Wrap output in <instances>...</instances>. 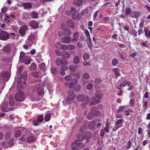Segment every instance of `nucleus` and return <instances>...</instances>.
Instances as JSON below:
<instances>
[{
	"label": "nucleus",
	"instance_id": "1",
	"mask_svg": "<svg viewBox=\"0 0 150 150\" xmlns=\"http://www.w3.org/2000/svg\"><path fill=\"white\" fill-rule=\"evenodd\" d=\"M10 75L9 73L7 72L3 73L0 76V83L6 82L8 81Z\"/></svg>",
	"mask_w": 150,
	"mask_h": 150
},
{
	"label": "nucleus",
	"instance_id": "2",
	"mask_svg": "<svg viewBox=\"0 0 150 150\" xmlns=\"http://www.w3.org/2000/svg\"><path fill=\"white\" fill-rule=\"evenodd\" d=\"M15 98L16 101H22L25 98L24 93L22 91H18L16 94Z\"/></svg>",
	"mask_w": 150,
	"mask_h": 150
},
{
	"label": "nucleus",
	"instance_id": "3",
	"mask_svg": "<svg viewBox=\"0 0 150 150\" xmlns=\"http://www.w3.org/2000/svg\"><path fill=\"white\" fill-rule=\"evenodd\" d=\"M35 40V36L34 34H30L28 36V38L25 42V43L30 47H31L34 43Z\"/></svg>",
	"mask_w": 150,
	"mask_h": 150
},
{
	"label": "nucleus",
	"instance_id": "4",
	"mask_svg": "<svg viewBox=\"0 0 150 150\" xmlns=\"http://www.w3.org/2000/svg\"><path fill=\"white\" fill-rule=\"evenodd\" d=\"M28 30V28L27 25H22L19 30V35L21 37H23Z\"/></svg>",
	"mask_w": 150,
	"mask_h": 150
},
{
	"label": "nucleus",
	"instance_id": "5",
	"mask_svg": "<svg viewBox=\"0 0 150 150\" xmlns=\"http://www.w3.org/2000/svg\"><path fill=\"white\" fill-rule=\"evenodd\" d=\"M75 96L74 95L71 96H68L67 98H64L63 101L62 103L64 106H66L67 104L71 103V102L75 98Z\"/></svg>",
	"mask_w": 150,
	"mask_h": 150
},
{
	"label": "nucleus",
	"instance_id": "6",
	"mask_svg": "<svg viewBox=\"0 0 150 150\" xmlns=\"http://www.w3.org/2000/svg\"><path fill=\"white\" fill-rule=\"evenodd\" d=\"M95 107H92L91 108V112L88 113L87 116V118L88 120H91L92 119L94 118V116L96 115L95 113Z\"/></svg>",
	"mask_w": 150,
	"mask_h": 150
},
{
	"label": "nucleus",
	"instance_id": "7",
	"mask_svg": "<svg viewBox=\"0 0 150 150\" xmlns=\"http://www.w3.org/2000/svg\"><path fill=\"white\" fill-rule=\"evenodd\" d=\"M9 38V35L6 32L2 31L0 32V39L6 40Z\"/></svg>",
	"mask_w": 150,
	"mask_h": 150
},
{
	"label": "nucleus",
	"instance_id": "8",
	"mask_svg": "<svg viewBox=\"0 0 150 150\" xmlns=\"http://www.w3.org/2000/svg\"><path fill=\"white\" fill-rule=\"evenodd\" d=\"M76 98L77 100L80 102H82L83 101H86V103H88L89 102L90 100L89 98L87 96L84 97V96L82 94H80L78 95Z\"/></svg>",
	"mask_w": 150,
	"mask_h": 150
},
{
	"label": "nucleus",
	"instance_id": "9",
	"mask_svg": "<svg viewBox=\"0 0 150 150\" xmlns=\"http://www.w3.org/2000/svg\"><path fill=\"white\" fill-rule=\"evenodd\" d=\"M7 103H2L0 106V110L4 112H7L10 111V109L8 108V105Z\"/></svg>",
	"mask_w": 150,
	"mask_h": 150
},
{
	"label": "nucleus",
	"instance_id": "10",
	"mask_svg": "<svg viewBox=\"0 0 150 150\" xmlns=\"http://www.w3.org/2000/svg\"><path fill=\"white\" fill-rule=\"evenodd\" d=\"M76 145V146L79 147L80 148H83L85 146V145L84 144L81 142L79 140H75L74 142L72 143V145Z\"/></svg>",
	"mask_w": 150,
	"mask_h": 150
},
{
	"label": "nucleus",
	"instance_id": "11",
	"mask_svg": "<svg viewBox=\"0 0 150 150\" xmlns=\"http://www.w3.org/2000/svg\"><path fill=\"white\" fill-rule=\"evenodd\" d=\"M61 40L63 43L67 44L71 42V38L69 36H64L62 38Z\"/></svg>",
	"mask_w": 150,
	"mask_h": 150
},
{
	"label": "nucleus",
	"instance_id": "12",
	"mask_svg": "<svg viewBox=\"0 0 150 150\" xmlns=\"http://www.w3.org/2000/svg\"><path fill=\"white\" fill-rule=\"evenodd\" d=\"M25 129L23 127H20L18 128V129L15 132V137L18 138L19 137L21 134V130L24 131Z\"/></svg>",
	"mask_w": 150,
	"mask_h": 150
},
{
	"label": "nucleus",
	"instance_id": "13",
	"mask_svg": "<svg viewBox=\"0 0 150 150\" xmlns=\"http://www.w3.org/2000/svg\"><path fill=\"white\" fill-rule=\"evenodd\" d=\"M96 122L95 120H93L90 122L88 125V128L90 130H92L95 128Z\"/></svg>",
	"mask_w": 150,
	"mask_h": 150
},
{
	"label": "nucleus",
	"instance_id": "14",
	"mask_svg": "<svg viewBox=\"0 0 150 150\" xmlns=\"http://www.w3.org/2000/svg\"><path fill=\"white\" fill-rule=\"evenodd\" d=\"M27 57V56L24 52L22 51L20 52L19 59L21 62L23 63V61Z\"/></svg>",
	"mask_w": 150,
	"mask_h": 150
},
{
	"label": "nucleus",
	"instance_id": "15",
	"mask_svg": "<svg viewBox=\"0 0 150 150\" xmlns=\"http://www.w3.org/2000/svg\"><path fill=\"white\" fill-rule=\"evenodd\" d=\"M38 88L37 92L38 94L41 95L44 93V90L42 87H38L35 86L34 88V90H35Z\"/></svg>",
	"mask_w": 150,
	"mask_h": 150
},
{
	"label": "nucleus",
	"instance_id": "16",
	"mask_svg": "<svg viewBox=\"0 0 150 150\" xmlns=\"http://www.w3.org/2000/svg\"><path fill=\"white\" fill-rule=\"evenodd\" d=\"M34 135L32 134H30L27 137V141L29 142H32L35 141Z\"/></svg>",
	"mask_w": 150,
	"mask_h": 150
},
{
	"label": "nucleus",
	"instance_id": "17",
	"mask_svg": "<svg viewBox=\"0 0 150 150\" xmlns=\"http://www.w3.org/2000/svg\"><path fill=\"white\" fill-rule=\"evenodd\" d=\"M61 56L63 59H68L70 57V54L67 52L64 51L62 52Z\"/></svg>",
	"mask_w": 150,
	"mask_h": 150
},
{
	"label": "nucleus",
	"instance_id": "18",
	"mask_svg": "<svg viewBox=\"0 0 150 150\" xmlns=\"http://www.w3.org/2000/svg\"><path fill=\"white\" fill-rule=\"evenodd\" d=\"M30 25L31 27L34 28H37L38 26V23L34 20L30 21Z\"/></svg>",
	"mask_w": 150,
	"mask_h": 150
},
{
	"label": "nucleus",
	"instance_id": "19",
	"mask_svg": "<svg viewBox=\"0 0 150 150\" xmlns=\"http://www.w3.org/2000/svg\"><path fill=\"white\" fill-rule=\"evenodd\" d=\"M27 71H24L23 74H22L21 76V79H23L24 80V82L23 83V84L25 85V81L27 79Z\"/></svg>",
	"mask_w": 150,
	"mask_h": 150
},
{
	"label": "nucleus",
	"instance_id": "20",
	"mask_svg": "<svg viewBox=\"0 0 150 150\" xmlns=\"http://www.w3.org/2000/svg\"><path fill=\"white\" fill-rule=\"evenodd\" d=\"M112 71H114L115 74V78L117 79L118 76H120V70L117 68H113Z\"/></svg>",
	"mask_w": 150,
	"mask_h": 150
},
{
	"label": "nucleus",
	"instance_id": "21",
	"mask_svg": "<svg viewBox=\"0 0 150 150\" xmlns=\"http://www.w3.org/2000/svg\"><path fill=\"white\" fill-rule=\"evenodd\" d=\"M102 96V94H98L96 95V96L94 98V100L97 103H98L100 99H101Z\"/></svg>",
	"mask_w": 150,
	"mask_h": 150
},
{
	"label": "nucleus",
	"instance_id": "22",
	"mask_svg": "<svg viewBox=\"0 0 150 150\" xmlns=\"http://www.w3.org/2000/svg\"><path fill=\"white\" fill-rule=\"evenodd\" d=\"M146 22L145 18H141L139 25V27L140 28H143L145 25V23Z\"/></svg>",
	"mask_w": 150,
	"mask_h": 150
},
{
	"label": "nucleus",
	"instance_id": "23",
	"mask_svg": "<svg viewBox=\"0 0 150 150\" xmlns=\"http://www.w3.org/2000/svg\"><path fill=\"white\" fill-rule=\"evenodd\" d=\"M3 51L6 53H8L10 51V45H5L3 47Z\"/></svg>",
	"mask_w": 150,
	"mask_h": 150
},
{
	"label": "nucleus",
	"instance_id": "24",
	"mask_svg": "<svg viewBox=\"0 0 150 150\" xmlns=\"http://www.w3.org/2000/svg\"><path fill=\"white\" fill-rule=\"evenodd\" d=\"M144 31L145 32V36L147 38H150V30L149 29H147L146 28H144Z\"/></svg>",
	"mask_w": 150,
	"mask_h": 150
},
{
	"label": "nucleus",
	"instance_id": "25",
	"mask_svg": "<svg viewBox=\"0 0 150 150\" xmlns=\"http://www.w3.org/2000/svg\"><path fill=\"white\" fill-rule=\"evenodd\" d=\"M140 13V12L139 11H135L132 13V17L133 18H138Z\"/></svg>",
	"mask_w": 150,
	"mask_h": 150
},
{
	"label": "nucleus",
	"instance_id": "26",
	"mask_svg": "<svg viewBox=\"0 0 150 150\" xmlns=\"http://www.w3.org/2000/svg\"><path fill=\"white\" fill-rule=\"evenodd\" d=\"M67 24L71 28H74V23L71 20H67Z\"/></svg>",
	"mask_w": 150,
	"mask_h": 150
},
{
	"label": "nucleus",
	"instance_id": "27",
	"mask_svg": "<svg viewBox=\"0 0 150 150\" xmlns=\"http://www.w3.org/2000/svg\"><path fill=\"white\" fill-rule=\"evenodd\" d=\"M82 0H74V5L78 6H80L82 4Z\"/></svg>",
	"mask_w": 150,
	"mask_h": 150
},
{
	"label": "nucleus",
	"instance_id": "28",
	"mask_svg": "<svg viewBox=\"0 0 150 150\" xmlns=\"http://www.w3.org/2000/svg\"><path fill=\"white\" fill-rule=\"evenodd\" d=\"M77 83V80L76 79H74L73 81H72L70 83L69 87L70 88H73V86L76 84Z\"/></svg>",
	"mask_w": 150,
	"mask_h": 150
},
{
	"label": "nucleus",
	"instance_id": "29",
	"mask_svg": "<svg viewBox=\"0 0 150 150\" xmlns=\"http://www.w3.org/2000/svg\"><path fill=\"white\" fill-rule=\"evenodd\" d=\"M126 106H119L118 109L117 110V112L119 113L120 112L123 111L126 108Z\"/></svg>",
	"mask_w": 150,
	"mask_h": 150
},
{
	"label": "nucleus",
	"instance_id": "30",
	"mask_svg": "<svg viewBox=\"0 0 150 150\" xmlns=\"http://www.w3.org/2000/svg\"><path fill=\"white\" fill-rule=\"evenodd\" d=\"M74 38L72 40V42L76 41L79 37V33L78 32H76L73 34Z\"/></svg>",
	"mask_w": 150,
	"mask_h": 150
},
{
	"label": "nucleus",
	"instance_id": "31",
	"mask_svg": "<svg viewBox=\"0 0 150 150\" xmlns=\"http://www.w3.org/2000/svg\"><path fill=\"white\" fill-rule=\"evenodd\" d=\"M51 115L50 113H47L45 114V117L44 120L46 122L49 121L51 118Z\"/></svg>",
	"mask_w": 150,
	"mask_h": 150
},
{
	"label": "nucleus",
	"instance_id": "32",
	"mask_svg": "<svg viewBox=\"0 0 150 150\" xmlns=\"http://www.w3.org/2000/svg\"><path fill=\"white\" fill-rule=\"evenodd\" d=\"M56 63L57 66H59L61 64H64L63 60L59 59H57L56 61Z\"/></svg>",
	"mask_w": 150,
	"mask_h": 150
},
{
	"label": "nucleus",
	"instance_id": "33",
	"mask_svg": "<svg viewBox=\"0 0 150 150\" xmlns=\"http://www.w3.org/2000/svg\"><path fill=\"white\" fill-rule=\"evenodd\" d=\"M24 60L23 61V62H24L25 64L26 65H28L30 64L31 62V59L28 57L26 58V59H24Z\"/></svg>",
	"mask_w": 150,
	"mask_h": 150
},
{
	"label": "nucleus",
	"instance_id": "34",
	"mask_svg": "<svg viewBox=\"0 0 150 150\" xmlns=\"http://www.w3.org/2000/svg\"><path fill=\"white\" fill-rule=\"evenodd\" d=\"M80 62V58L78 56L75 57L74 59V63L76 64H78Z\"/></svg>",
	"mask_w": 150,
	"mask_h": 150
},
{
	"label": "nucleus",
	"instance_id": "35",
	"mask_svg": "<svg viewBox=\"0 0 150 150\" xmlns=\"http://www.w3.org/2000/svg\"><path fill=\"white\" fill-rule=\"evenodd\" d=\"M46 65L45 63L44 62H42L41 63L39 66V67L40 69L42 70L43 71H44L46 68H45Z\"/></svg>",
	"mask_w": 150,
	"mask_h": 150
},
{
	"label": "nucleus",
	"instance_id": "36",
	"mask_svg": "<svg viewBox=\"0 0 150 150\" xmlns=\"http://www.w3.org/2000/svg\"><path fill=\"white\" fill-rule=\"evenodd\" d=\"M89 54L86 53H84L83 54V59L84 60L86 61L89 58Z\"/></svg>",
	"mask_w": 150,
	"mask_h": 150
},
{
	"label": "nucleus",
	"instance_id": "37",
	"mask_svg": "<svg viewBox=\"0 0 150 150\" xmlns=\"http://www.w3.org/2000/svg\"><path fill=\"white\" fill-rule=\"evenodd\" d=\"M63 34L64 35H67L70 36L71 34V32L68 30H65L63 32Z\"/></svg>",
	"mask_w": 150,
	"mask_h": 150
},
{
	"label": "nucleus",
	"instance_id": "38",
	"mask_svg": "<svg viewBox=\"0 0 150 150\" xmlns=\"http://www.w3.org/2000/svg\"><path fill=\"white\" fill-rule=\"evenodd\" d=\"M73 88H74L76 91H78L80 90L81 86L80 85L78 84L75 86H73Z\"/></svg>",
	"mask_w": 150,
	"mask_h": 150
},
{
	"label": "nucleus",
	"instance_id": "39",
	"mask_svg": "<svg viewBox=\"0 0 150 150\" xmlns=\"http://www.w3.org/2000/svg\"><path fill=\"white\" fill-rule=\"evenodd\" d=\"M37 120L40 123L42 122L43 120V116L42 115H40L38 116L37 117Z\"/></svg>",
	"mask_w": 150,
	"mask_h": 150
},
{
	"label": "nucleus",
	"instance_id": "40",
	"mask_svg": "<svg viewBox=\"0 0 150 150\" xmlns=\"http://www.w3.org/2000/svg\"><path fill=\"white\" fill-rule=\"evenodd\" d=\"M82 76L84 79H88L89 78V75L88 73L86 72L83 74Z\"/></svg>",
	"mask_w": 150,
	"mask_h": 150
},
{
	"label": "nucleus",
	"instance_id": "41",
	"mask_svg": "<svg viewBox=\"0 0 150 150\" xmlns=\"http://www.w3.org/2000/svg\"><path fill=\"white\" fill-rule=\"evenodd\" d=\"M143 103V107L145 110H146L148 107V103L146 101H145Z\"/></svg>",
	"mask_w": 150,
	"mask_h": 150
},
{
	"label": "nucleus",
	"instance_id": "42",
	"mask_svg": "<svg viewBox=\"0 0 150 150\" xmlns=\"http://www.w3.org/2000/svg\"><path fill=\"white\" fill-rule=\"evenodd\" d=\"M23 5L26 8H30L32 7L31 5L29 3H24L23 4Z\"/></svg>",
	"mask_w": 150,
	"mask_h": 150
},
{
	"label": "nucleus",
	"instance_id": "43",
	"mask_svg": "<svg viewBox=\"0 0 150 150\" xmlns=\"http://www.w3.org/2000/svg\"><path fill=\"white\" fill-rule=\"evenodd\" d=\"M123 119L122 118L119 119L115 123V125H118L119 124H122L123 122Z\"/></svg>",
	"mask_w": 150,
	"mask_h": 150
},
{
	"label": "nucleus",
	"instance_id": "44",
	"mask_svg": "<svg viewBox=\"0 0 150 150\" xmlns=\"http://www.w3.org/2000/svg\"><path fill=\"white\" fill-rule=\"evenodd\" d=\"M31 16L33 18H37L38 16V14L37 12H33L31 14Z\"/></svg>",
	"mask_w": 150,
	"mask_h": 150
},
{
	"label": "nucleus",
	"instance_id": "45",
	"mask_svg": "<svg viewBox=\"0 0 150 150\" xmlns=\"http://www.w3.org/2000/svg\"><path fill=\"white\" fill-rule=\"evenodd\" d=\"M118 62L117 59H114L112 60V64L114 66H116Z\"/></svg>",
	"mask_w": 150,
	"mask_h": 150
},
{
	"label": "nucleus",
	"instance_id": "46",
	"mask_svg": "<svg viewBox=\"0 0 150 150\" xmlns=\"http://www.w3.org/2000/svg\"><path fill=\"white\" fill-rule=\"evenodd\" d=\"M61 49L63 50H66L68 49V45H62L60 46Z\"/></svg>",
	"mask_w": 150,
	"mask_h": 150
},
{
	"label": "nucleus",
	"instance_id": "47",
	"mask_svg": "<svg viewBox=\"0 0 150 150\" xmlns=\"http://www.w3.org/2000/svg\"><path fill=\"white\" fill-rule=\"evenodd\" d=\"M85 35L87 36V38L89 40H91V38L90 35V34L89 31L87 30H86L85 31Z\"/></svg>",
	"mask_w": 150,
	"mask_h": 150
},
{
	"label": "nucleus",
	"instance_id": "48",
	"mask_svg": "<svg viewBox=\"0 0 150 150\" xmlns=\"http://www.w3.org/2000/svg\"><path fill=\"white\" fill-rule=\"evenodd\" d=\"M75 48V46L72 45H68V49L69 50H74Z\"/></svg>",
	"mask_w": 150,
	"mask_h": 150
},
{
	"label": "nucleus",
	"instance_id": "49",
	"mask_svg": "<svg viewBox=\"0 0 150 150\" xmlns=\"http://www.w3.org/2000/svg\"><path fill=\"white\" fill-rule=\"evenodd\" d=\"M36 65L34 63H32L30 67L31 70H34L36 68Z\"/></svg>",
	"mask_w": 150,
	"mask_h": 150
},
{
	"label": "nucleus",
	"instance_id": "50",
	"mask_svg": "<svg viewBox=\"0 0 150 150\" xmlns=\"http://www.w3.org/2000/svg\"><path fill=\"white\" fill-rule=\"evenodd\" d=\"M131 33L133 35H134V37H136L137 36V32L134 29H133L131 30Z\"/></svg>",
	"mask_w": 150,
	"mask_h": 150
},
{
	"label": "nucleus",
	"instance_id": "51",
	"mask_svg": "<svg viewBox=\"0 0 150 150\" xmlns=\"http://www.w3.org/2000/svg\"><path fill=\"white\" fill-rule=\"evenodd\" d=\"M9 147H12L14 144L13 142V140L10 139L8 142V143Z\"/></svg>",
	"mask_w": 150,
	"mask_h": 150
},
{
	"label": "nucleus",
	"instance_id": "52",
	"mask_svg": "<svg viewBox=\"0 0 150 150\" xmlns=\"http://www.w3.org/2000/svg\"><path fill=\"white\" fill-rule=\"evenodd\" d=\"M134 99H132V98L130 99V100L129 101V104H130V105H131V106L132 107L134 106Z\"/></svg>",
	"mask_w": 150,
	"mask_h": 150
},
{
	"label": "nucleus",
	"instance_id": "53",
	"mask_svg": "<svg viewBox=\"0 0 150 150\" xmlns=\"http://www.w3.org/2000/svg\"><path fill=\"white\" fill-rule=\"evenodd\" d=\"M65 80L67 81H69L71 79V77L69 75H67L64 77Z\"/></svg>",
	"mask_w": 150,
	"mask_h": 150
},
{
	"label": "nucleus",
	"instance_id": "54",
	"mask_svg": "<svg viewBox=\"0 0 150 150\" xmlns=\"http://www.w3.org/2000/svg\"><path fill=\"white\" fill-rule=\"evenodd\" d=\"M70 70L73 71L74 72L76 70V67L74 65H71L69 66Z\"/></svg>",
	"mask_w": 150,
	"mask_h": 150
},
{
	"label": "nucleus",
	"instance_id": "55",
	"mask_svg": "<svg viewBox=\"0 0 150 150\" xmlns=\"http://www.w3.org/2000/svg\"><path fill=\"white\" fill-rule=\"evenodd\" d=\"M93 86L92 84L91 83H88L86 86V88L88 90H91L92 89Z\"/></svg>",
	"mask_w": 150,
	"mask_h": 150
},
{
	"label": "nucleus",
	"instance_id": "56",
	"mask_svg": "<svg viewBox=\"0 0 150 150\" xmlns=\"http://www.w3.org/2000/svg\"><path fill=\"white\" fill-rule=\"evenodd\" d=\"M68 67L66 66L65 65H63L61 66V70L65 71L68 69Z\"/></svg>",
	"mask_w": 150,
	"mask_h": 150
},
{
	"label": "nucleus",
	"instance_id": "57",
	"mask_svg": "<svg viewBox=\"0 0 150 150\" xmlns=\"http://www.w3.org/2000/svg\"><path fill=\"white\" fill-rule=\"evenodd\" d=\"M131 144H132V143H131V142L130 140L129 141L127 142V149H129L131 147Z\"/></svg>",
	"mask_w": 150,
	"mask_h": 150
},
{
	"label": "nucleus",
	"instance_id": "58",
	"mask_svg": "<svg viewBox=\"0 0 150 150\" xmlns=\"http://www.w3.org/2000/svg\"><path fill=\"white\" fill-rule=\"evenodd\" d=\"M71 11L73 12V14H76V13L77 11H76V9L74 7H72V6L71 7Z\"/></svg>",
	"mask_w": 150,
	"mask_h": 150
},
{
	"label": "nucleus",
	"instance_id": "59",
	"mask_svg": "<svg viewBox=\"0 0 150 150\" xmlns=\"http://www.w3.org/2000/svg\"><path fill=\"white\" fill-rule=\"evenodd\" d=\"M39 122L38 120H35L33 122V124L35 126H37L39 125Z\"/></svg>",
	"mask_w": 150,
	"mask_h": 150
},
{
	"label": "nucleus",
	"instance_id": "60",
	"mask_svg": "<svg viewBox=\"0 0 150 150\" xmlns=\"http://www.w3.org/2000/svg\"><path fill=\"white\" fill-rule=\"evenodd\" d=\"M127 81L126 80H125L120 85L121 86L124 87L125 86L126 84L127 83Z\"/></svg>",
	"mask_w": 150,
	"mask_h": 150
},
{
	"label": "nucleus",
	"instance_id": "61",
	"mask_svg": "<svg viewBox=\"0 0 150 150\" xmlns=\"http://www.w3.org/2000/svg\"><path fill=\"white\" fill-rule=\"evenodd\" d=\"M10 35L11 38L12 39H14L15 37L16 36V34L14 33H12L9 34Z\"/></svg>",
	"mask_w": 150,
	"mask_h": 150
},
{
	"label": "nucleus",
	"instance_id": "62",
	"mask_svg": "<svg viewBox=\"0 0 150 150\" xmlns=\"http://www.w3.org/2000/svg\"><path fill=\"white\" fill-rule=\"evenodd\" d=\"M51 72L52 74H56L57 73V71L55 68H53L51 69Z\"/></svg>",
	"mask_w": 150,
	"mask_h": 150
},
{
	"label": "nucleus",
	"instance_id": "63",
	"mask_svg": "<svg viewBox=\"0 0 150 150\" xmlns=\"http://www.w3.org/2000/svg\"><path fill=\"white\" fill-rule=\"evenodd\" d=\"M76 146V145L73 146L72 144H71L72 150H79V148H77Z\"/></svg>",
	"mask_w": 150,
	"mask_h": 150
},
{
	"label": "nucleus",
	"instance_id": "64",
	"mask_svg": "<svg viewBox=\"0 0 150 150\" xmlns=\"http://www.w3.org/2000/svg\"><path fill=\"white\" fill-rule=\"evenodd\" d=\"M126 15L129 13L131 12V8H126Z\"/></svg>",
	"mask_w": 150,
	"mask_h": 150
}]
</instances>
